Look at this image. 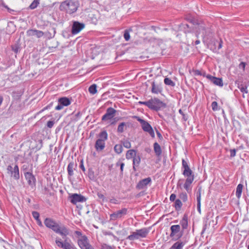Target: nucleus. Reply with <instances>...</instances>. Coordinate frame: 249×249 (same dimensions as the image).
Returning <instances> with one entry per match:
<instances>
[{"mask_svg":"<svg viewBox=\"0 0 249 249\" xmlns=\"http://www.w3.org/2000/svg\"><path fill=\"white\" fill-rule=\"evenodd\" d=\"M36 221H37V224L39 226H40V227H42L43 226L41 220H40V219H38V220H36Z\"/></svg>","mask_w":249,"mask_h":249,"instance_id":"55","label":"nucleus"},{"mask_svg":"<svg viewBox=\"0 0 249 249\" xmlns=\"http://www.w3.org/2000/svg\"><path fill=\"white\" fill-rule=\"evenodd\" d=\"M107 133L106 131H102L99 138L97 140L95 148L97 151H102L105 147V141L107 139Z\"/></svg>","mask_w":249,"mask_h":249,"instance_id":"7","label":"nucleus"},{"mask_svg":"<svg viewBox=\"0 0 249 249\" xmlns=\"http://www.w3.org/2000/svg\"><path fill=\"white\" fill-rule=\"evenodd\" d=\"M27 35L29 36H36L37 38H40L44 35V33L41 31L36 29H30L27 31Z\"/></svg>","mask_w":249,"mask_h":249,"instance_id":"20","label":"nucleus"},{"mask_svg":"<svg viewBox=\"0 0 249 249\" xmlns=\"http://www.w3.org/2000/svg\"><path fill=\"white\" fill-rule=\"evenodd\" d=\"M97 86L96 84L91 85L89 88V91L92 94H94L97 92Z\"/></svg>","mask_w":249,"mask_h":249,"instance_id":"35","label":"nucleus"},{"mask_svg":"<svg viewBox=\"0 0 249 249\" xmlns=\"http://www.w3.org/2000/svg\"><path fill=\"white\" fill-rule=\"evenodd\" d=\"M136 155V152L135 150L131 149L127 151L126 154V158L128 160L133 158Z\"/></svg>","mask_w":249,"mask_h":249,"instance_id":"28","label":"nucleus"},{"mask_svg":"<svg viewBox=\"0 0 249 249\" xmlns=\"http://www.w3.org/2000/svg\"><path fill=\"white\" fill-rule=\"evenodd\" d=\"M201 190L200 188L198 189L197 193H196V201L197 204H201Z\"/></svg>","mask_w":249,"mask_h":249,"instance_id":"38","label":"nucleus"},{"mask_svg":"<svg viewBox=\"0 0 249 249\" xmlns=\"http://www.w3.org/2000/svg\"><path fill=\"white\" fill-rule=\"evenodd\" d=\"M70 200L72 204H76L78 202H84L86 199L80 194H73L70 196Z\"/></svg>","mask_w":249,"mask_h":249,"instance_id":"15","label":"nucleus"},{"mask_svg":"<svg viewBox=\"0 0 249 249\" xmlns=\"http://www.w3.org/2000/svg\"><path fill=\"white\" fill-rule=\"evenodd\" d=\"M189 28V25L188 24H182L181 26V28H184V29H185V28Z\"/></svg>","mask_w":249,"mask_h":249,"instance_id":"56","label":"nucleus"},{"mask_svg":"<svg viewBox=\"0 0 249 249\" xmlns=\"http://www.w3.org/2000/svg\"><path fill=\"white\" fill-rule=\"evenodd\" d=\"M97 196L99 198L102 199L103 200H104L105 198V196L102 194L100 193H97Z\"/></svg>","mask_w":249,"mask_h":249,"instance_id":"51","label":"nucleus"},{"mask_svg":"<svg viewBox=\"0 0 249 249\" xmlns=\"http://www.w3.org/2000/svg\"><path fill=\"white\" fill-rule=\"evenodd\" d=\"M197 211L199 213H201V204H197Z\"/></svg>","mask_w":249,"mask_h":249,"instance_id":"53","label":"nucleus"},{"mask_svg":"<svg viewBox=\"0 0 249 249\" xmlns=\"http://www.w3.org/2000/svg\"><path fill=\"white\" fill-rule=\"evenodd\" d=\"M186 19L189 20L190 23H192L194 27H193L196 31V36L198 37L200 36L204 38L207 34V29L205 24L203 22H198L194 18H186Z\"/></svg>","mask_w":249,"mask_h":249,"instance_id":"3","label":"nucleus"},{"mask_svg":"<svg viewBox=\"0 0 249 249\" xmlns=\"http://www.w3.org/2000/svg\"><path fill=\"white\" fill-rule=\"evenodd\" d=\"M127 210L126 208H123L120 210L110 214V219L111 220H116L117 219L121 218L127 213Z\"/></svg>","mask_w":249,"mask_h":249,"instance_id":"13","label":"nucleus"},{"mask_svg":"<svg viewBox=\"0 0 249 249\" xmlns=\"http://www.w3.org/2000/svg\"><path fill=\"white\" fill-rule=\"evenodd\" d=\"M151 181L150 178H147L140 181L137 185V188L139 189H143L146 187L147 185Z\"/></svg>","mask_w":249,"mask_h":249,"instance_id":"19","label":"nucleus"},{"mask_svg":"<svg viewBox=\"0 0 249 249\" xmlns=\"http://www.w3.org/2000/svg\"><path fill=\"white\" fill-rule=\"evenodd\" d=\"M80 167H81V169H82L83 171H85V167H84V165H83V164H81V165H80Z\"/></svg>","mask_w":249,"mask_h":249,"instance_id":"58","label":"nucleus"},{"mask_svg":"<svg viewBox=\"0 0 249 249\" xmlns=\"http://www.w3.org/2000/svg\"><path fill=\"white\" fill-rule=\"evenodd\" d=\"M179 113L180 114H181L182 116H184V113H183V111H182V110H181V109H179Z\"/></svg>","mask_w":249,"mask_h":249,"instance_id":"61","label":"nucleus"},{"mask_svg":"<svg viewBox=\"0 0 249 249\" xmlns=\"http://www.w3.org/2000/svg\"><path fill=\"white\" fill-rule=\"evenodd\" d=\"M184 245L185 244L183 242L178 241L175 242L169 249H183Z\"/></svg>","mask_w":249,"mask_h":249,"instance_id":"22","label":"nucleus"},{"mask_svg":"<svg viewBox=\"0 0 249 249\" xmlns=\"http://www.w3.org/2000/svg\"><path fill=\"white\" fill-rule=\"evenodd\" d=\"M71 103V100L67 97H62L58 99V104L55 107V109L60 110L63 108L64 107L69 106Z\"/></svg>","mask_w":249,"mask_h":249,"instance_id":"12","label":"nucleus"},{"mask_svg":"<svg viewBox=\"0 0 249 249\" xmlns=\"http://www.w3.org/2000/svg\"><path fill=\"white\" fill-rule=\"evenodd\" d=\"M212 108L213 111H216L218 110V105L216 101H213L212 103Z\"/></svg>","mask_w":249,"mask_h":249,"instance_id":"43","label":"nucleus"},{"mask_svg":"<svg viewBox=\"0 0 249 249\" xmlns=\"http://www.w3.org/2000/svg\"><path fill=\"white\" fill-rule=\"evenodd\" d=\"M89 177L90 178H91L93 177V173H89Z\"/></svg>","mask_w":249,"mask_h":249,"instance_id":"60","label":"nucleus"},{"mask_svg":"<svg viewBox=\"0 0 249 249\" xmlns=\"http://www.w3.org/2000/svg\"><path fill=\"white\" fill-rule=\"evenodd\" d=\"M171 233L170 237L173 240L177 241L180 239L183 234V231L181 230L179 225H174L170 227Z\"/></svg>","mask_w":249,"mask_h":249,"instance_id":"8","label":"nucleus"},{"mask_svg":"<svg viewBox=\"0 0 249 249\" xmlns=\"http://www.w3.org/2000/svg\"><path fill=\"white\" fill-rule=\"evenodd\" d=\"M114 151L117 154H120L123 150V147L121 144H116L114 146Z\"/></svg>","mask_w":249,"mask_h":249,"instance_id":"37","label":"nucleus"},{"mask_svg":"<svg viewBox=\"0 0 249 249\" xmlns=\"http://www.w3.org/2000/svg\"><path fill=\"white\" fill-rule=\"evenodd\" d=\"M195 74L196 75H202V72L201 71H200L196 70L195 71Z\"/></svg>","mask_w":249,"mask_h":249,"instance_id":"54","label":"nucleus"},{"mask_svg":"<svg viewBox=\"0 0 249 249\" xmlns=\"http://www.w3.org/2000/svg\"><path fill=\"white\" fill-rule=\"evenodd\" d=\"M182 206V203L180 199H177L175 201L174 207L175 210L177 211H179L181 210Z\"/></svg>","mask_w":249,"mask_h":249,"instance_id":"30","label":"nucleus"},{"mask_svg":"<svg viewBox=\"0 0 249 249\" xmlns=\"http://www.w3.org/2000/svg\"><path fill=\"white\" fill-rule=\"evenodd\" d=\"M182 167L183 169L182 174L184 177H187V178H192L194 179L193 173L189 167L188 163L184 159L182 160Z\"/></svg>","mask_w":249,"mask_h":249,"instance_id":"10","label":"nucleus"},{"mask_svg":"<svg viewBox=\"0 0 249 249\" xmlns=\"http://www.w3.org/2000/svg\"><path fill=\"white\" fill-rule=\"evenodd\" d=\"M75 234L78 236L79 237L84 236L82 235V232L81 231H75Z\"/></svg>","mask_w":249,"mask_h":249,"instance_id":"52","label":"nucleus"},{"mask_svg":"<svg viewBox=\"0 0 249 249\" xmlns=\"http://www.w3.org/2000/svg\"><path fill=\"white\" fill-rule=\"evenodd\" d=\"M44 224L56 233L60 234L63 238L69 234V230L65 226H59L51 218H46L44 221Z\"/></svg>","mask_w":249,"mask_h":249,"instance_id":"1","label":"nucleus"},{"mask_svg":"<svg viewBox=\"0 0 249 249\" xmlns=\"http://www.w3.org/2000/svg\"><path fill=\"white\" fill-rule=\"evenodd\" d=\"M89 18H91V20L93 23L96 24V22L97 21V17L95 16V15L93 14H89Z\"/></svg>","mask_w":249,"mask_h":249,"instance_id":"39","label":"nucleus"},{"mask_svg":"<svg viewBox=\"0 0 249 249\" xmlns=\"http://www.w3.org/2000/svg\"><path fill=\"white\" fill-rule=\"evenodd\" d=\"M85 27V24L78 21H74L72 24L71 33L72 35H76L79 33Z\"/></svg>","mask_w":249,"mask_h":249,"instance_id":"16","label":"nucleus"},{"mask_svg":"<svg viewBox=\"0 0 249 249\" xmlns=\"http://www.w3.org/2000/svg\"><path fill=\"white\" fill-rule=\"evenodd\" d=\"M124 128H126V124L124 122H122L119 124L117 128V131L119 133H123Z\"/></svg>","mask_w":249,"mask_h":249,"instance_id":"32","label":"nucleus"},{"mask_svg":"<svg viewBox=\"0 0 249 249\" xmlns=\"http://www.w3.org/2000/svg\"><path fill=\"white\" fill-rule=\"evenodd\" d=\"M116 110L112 107L108 108L106 113L102 116V120L104 121L112 119L115 115Z\"/></svg>","mask_w":249,"mask_h":249,"instance_id":"14","label":"nucleus"},{"mask_svg":"<svg viewBox=\"0 0 249 249\" xmlns=\"http://www.w3.org/2000/svg\"><path fill=\"white\" fill-rule=\"evenodd\" d=\"M243 188V185L241 184H239L237 186L236 190V196L238 199L241 197Z\"/></svg>","mask_w":249,"mask_h":249,"instance_id":"29","label":"nucleus"},{"mask_svg":"<svg viewBox=\"0 0 249 249\" xmlns=\"http://www.w3.org/2000/svg\"><path fill=\"white\" fill-rule=\"evenodd\" d=\"M61 6L67 13L72 14L77 11L79 3L77 0H66L62 3Z\"/></svg>","mask_w":249,"mask_h":249,"instance_id":"4","label":"nucleus"},{"mask_svg":"<svg viewBox=\"0 0 249 249\" xmlns=\"http://www.w3.org/2000/svg\"><path fill=\"white\" fill-rule=\"evenodd\" d=\"M123 145L126 148H130L131 146L130 142L128 140L124 141L123 142Z\"/></svg>","mask_w":249,"mask_h":249,"instance_id":"42","label":"nucleus"},{"mask_svg":"<svg viewBox=\"0 0 249 249\" xmlns=\"http://www.w3.org/2000/svg\"><path fill=\"white\" fill-rule=\"evenodd\" d=\"M206 77L210 80L213 84L215 85L219 86V87H223V80L222 78H217L214 76H213L210 74H208L206 75Z\"/></svg>","mask_w":249,"mask_h":249,"instance_id":"18","label":"nucleus"},{"mask_svg":"<svg viewBox=\"0 0 249 249\" xmlns=\"http://www.w3.org/2000/svg\"><path fill=\"white\" fill-rule=\"evenodd\" d=\"M7 173L13 177L15 179L19 178V169L17 165H15L14 167L11 165H8L7 167Z\"/></svg>","mask_w":249,"mask_h":249,"instance_id":"11","label":"nucleus"},{"mask_svg":"<svg viewBox=\"0 0 249 249\" xmlns=\"http://www.w3.org/2000/svg\"><path fill=\"white\" fill-rule=\"evenodd\" d=\"M50 108V107L49 106L46 107H44L43 109V110H46V109H48V108Z\"/></svg>","mask_w":249,"mask_h":249,"instance_id":"64","label":"nucleus"},{"mask_svg":"<svg viewBox=\"0 0 249 249\" xmlns=\"http://www.w3.org/2000/svg\"><path fill=\"white\" fill-rule=\"evenodd\" d=\"M139 105H145L151 110L158 111L166 107V104L157 98H151L147 101H139Z\"/></svg>","mask_w":249,"mask_h":249,"instance_id":"2","label":"nucleus"},{"mask_svg":"<svg viewBox=\"0 0 249 249\" xmlns=\"http://www.w3.org/2000/svg\"><path fill=\"white\" fill-rule=\"evenodd\" d=\"M140 161H141V158L140 157V156L139 155H136L134 158H133V169L136 170L135 169V167L136 166H138L139 165V164L140 163Z\"/></svg>","mask_w":249,"mask_h":249,"instance_id":"27","label":"nucleus"},{"mask_svg":"<svg viewBox=\"0 0 249 249\" xmlns=\"http://www.w3.org/2000/svg\"><path fill=\"white\" fill-rule=\"evenodd\" d=\"M74 164L72 162H71L68 164V167H67V170L68 175L70 176H72L73 175V169H74Z\"/></svg>","mask_w":249,"mask_h":249,"instance_id":"31","label":"nucleus"},{"mask_svg":"<svg viewBox=\"0 0 249 249\" xmlns=\"http://www.w3.org/2000/svg\"><path fill=\"white\" fill-rule=\"evenodd\" d=\"M24 176L29 185L34 186L35 185L36 179L32 173L27 172L25 173Z\"/></svg>","mask_w":249,"mask_h":249,"instance_id":"17","label":"nucleus"},{"mask_svg":"<svg viewBox=\"0 0 249 249\" xmlns=\"http://www.w3.org/2000/svg\"><path fill=\"white\" fill-rule=\"evenodd\" d=\"M132 118L136 119L140 123L142 128L144 132H147L152 138H155V135L154 130L147 121L141 119L140 117L137 116H133Z\"/></svg>","mask_w":249,"mask_h":249,"instance_id":"6","label":"nucleus"},{"mask_svg":"<svg viewBox=\"0 0 249 249\" xmlns=\"http://www.w3.org/2000/svg\"><path fill=\"white\" fill-rule=\"evenodd\" d=\"M68 242L66 240H65L64 242L62 241L61 239L60 238H56L55 240V243L56 245L60 248H65V246H66V243H68Z\"/></svg>","mask_w":249,"mask_h":249,"instance_id":"25","label":"nucleus"},{"mask_svg":"<svg viewBox=\"0 0 249 249\" xmlns=\"http://www.w3.org/2000/svg\"><path fill=\"white\" fill-rule=\"evenodd\" d=\"M236 155V150L233 149H231L230 150V156L231 157H234Z\"/></svg>","mask_w":249,"mask_h":249,"instance_id":"50","label":"nucleus"},{"mask_svg":"<svg viewBox=\"0 0 249 249\" xmlns=\"http://www.w3.org/2000/svg\"><path fill=\"white\" fill-rule=\"evenodd\" d=\"M164 82L166 85L174 87L175 86V83L169 78H165L164 80Z\"/></svg>","mask_w":249,"mask_h":249,"instance_id":"36","label":"nucleus"},{"mask_svg":"<svg viewBox=\"0 0 249 249\" xmlns=\"http://www.w3.org/2000/svg\"><path fill=\"white\" fill-rule=\"evenodd\" d=\"M181 229L182 231L186 229L188 227V221L187 218L186 217H183L182 220L180 221Z\"/></svg>","mask_w":249,"mask_h":249,"instance_id":"26","label":"nucleus"},{"mask_svg":"<svg viewBox=\"0 0 249 249\" xmlns=\"http://www.w3.org/2000/svg\"><path fill=\"white\" fill-rule=\"evenodd\" d=\"M176 195L175 194H172L170 196V200L175 201L176 199Z\"/></svg>","mask_w":249,"mask_h":249,"instance_id":"49","label":"nucleus"},{"mask_svg":"<svg viewBox=\"0 0 249 249\" xmlns=\"http://www.w3.org/2000/svg\"><path fill=\"white\" fill-rule=\"evenodd\" d=\"M222 41H220L219 43V45H218V49H221L222 48Z\"/></svg>","mask_w":249,"mask_h":249,"instance_id":"57","label":"nucleus"},{"mask_svg":"<svg viewBox=\"0 0 249 249\" xmlns=\"http://www.w3.org/2000/svg\"><path fill=\"white\" fill-rule=\"evenodd\" d=\"M124 37L126 41H128L130 39V35L129 31L126 30L124 31Z\"/></svg>","mask_w":249,"mask_h":249,"instance_id":"40","label":"nucleus"},{"mask_svg":"<svg viewBox=\"0 0 249 249\" xmlns=\"http://www.w3.org/2000/svg\"><path fill=\"white\" fill-rule=\"evenodd\" d=\"M116 165L117 166H119V165L120 166L121 171V173H123V170H124V164L123 162H117L116 163Z\"/></svg>","mask_w":249,"mask_h":249,"instance_id":"48","label":"nucleus"},{"mask_svg":"<svg viewBox=\"0 0 249 249\" xmlns=\"http://www.w3.org/2000/svg\"><path fill=\"white\" fill-rule=\"evenodd\" d=\"M64 249H77L73 244H71L69 242L66 243V246Z\"/></svg>","mask_w":249,"mask_h":249,"instance_id":"41","label":"nucleus"},{"mask_svg":"<svg viewBox=\"0 0 249 249\" xmlns=\"http://www.w3.org/2000/svg\"><path fill=\"white\" fill-rule=\"evenodd\" d=\"M13 50L15 52H16V53H18V49L17 48H16V49L13 48Z\"/></svg>","mask_w":249,"mask_h":249,"instance_id":"63","label":"nucleus"},{"mask_svg":"<svg viewBox=\"0 0 249 249\" xmlns=\"http://www.w3.org/2000/svg\"><path fill=\"white\" fill-rule=\"evenodd\" d=\"M162 91V88L160 85L156 84L154 82L152 83L151 92L153 93L158 94Z\"/></svg>","mask_w":249,"mask_h":249,"instance_id":"21","label":"nucleus"},{"mask_svg":"<svg viewBox=\"0 0 249 249\" xmlns=\"http://www.w3.org/2000/svg\"><path fill=\"white\" fill-rule=\"evenodd\" d=\"M194 179H193V178H186L185 183L184 184V189L187 191V192H189L191 190L190 189V185L193 182Z\"/></svg>","mask_w":249,"mask_h":249,"instance_id":"23","label":"nucleus"},{"mask_svg":"<svg viewBox=\"0 0 249 249\" xmlns=\"http://www.w3.org/2000/svg\"><path fill=\"white\" fill-rule=\"evenodd\" d=\"M32 215L33 217L36 220L39 219V213L37 212L34 211L32 212Z\"/></svg>","mask_w":249,"mask_h":249,"instance_id":"45","label":"nucleus"},{"mask_svg":"<svg viewBox=\"0 0 249 249\" xmlns=\"http://www.w3.org/2000/svg\"><path fill=\"white\" fill-rule=\"evenodd\" d=\"M77 243L81 249H93L94 248L89 244L88 237L86 235L79 237Z\"/></svg>","mask_w":249,"mask_h":249,"instance_id":"9","label":"nucleus"},{"mask_svg":"<svg viewBox=\"0 0 249 249\" xmlns=\"http://www.w3.org/2000/svg\"><path fill=\"white\" fill-rule=\"evenodd\" d=\"M179 199L184 202H186L188 200V196L185 192L181 193L179 195Z\"/></svg>","mask_w":249,"mask_h":249,"instance_id":"33","label":"nucleus"},{"mask_svg":"<svg viewBox=\"0 0 249 249\" xmlns=\"http://www.w3.org/2000/svg\"><path fill=\"white\" fill-rule=\"evenodd\" d=\"M40 3V0H34L29 6V8L31 9H35L36 8Z\"/></svg>","mask_w":249,"mask_h":249,"instance_id":"34","label":"nucleus"},{"mask_svg":"<svg viewBox=\"0 0 249 249\" xmlns=\"http://www.w3.org/2000/svg\"><path fill=\"white\" fill-rule=\"evenodd\" d=\"M239 89H240V90L242 93H247L248 92V89H247V87H246V86L241 87L240 88H239Z\"/></svg>","mask_w":249,"mask_h":249,"instance_id":"46","label":"nucleus"},{"mask_svg":"<svg viewBox=\"0 0 249 249\" xmlns=\"http://www.w3.org/2000/svg\"><path fill=\"white\" fill-rule=\"evenodd\" d=\"M200 43V41L199 40H197L195 41V45H198Z\"/></svg>","mask_w":249,"mask_h":249,"instance_id":"62","label":"nucleus"},{"mask_svg":"<svg viewBox=\"0 0 249 249\" xmlns=\"http://www.w3.org/2000/svg\"><path fill=\"white\" fill-rule=\"evenodd\" d=\"M101 249H115L114 248L106 244H103L101 246Z\"/></svg>","mask_w":249,"mask_h":249,"instance_id":"44","label":"nucleus"},{"mask_svg":"<svg viewBox=\"0 0 249 249\" xmlns=\"http://www.w3.org/2000/svg\"><path fill=\"white\" fill-rule=\"evenodd\" d=\"M157 134L159 138L162 137L161 134L158 131H157Z\"/></svg>","mask_w":249,"mask_h":249,"instance_id":"59","label":"nucleus"},{"mask_svg":"<svg viewBox=\"0 0 249 249\" xmlns=\"http://www.w3.org/2000/svg\"><path fill=\"white\" fill-rule=\"evenodd\" d=\"M150 230V228H143L136 230L135 231L132 232L127 238L129 240H135L145 238L149 233Z\"/></svg>","mask_w":249,"mask_h":249,"instance_id":"5","label":"nucleus"},{"mask_svg":"<svg viewBox=\"0 0 249 249\" xmlns=\"http://www.w3.org/2000/svg\"><path fill=\"white\" fill-rule=\"evenodd\" d=\"M54 124V121H49L47 122V126L49 128H52Z\"/></svg>","mask_w":249,"mask_h":249,"instance_id":"47","label":"nucleus"},{"mask_svg":"<svg viewBox=\"0 0 249 249\" xmlns=\"http://www.w3.org/2000/svg\"><path fill=\"white\" fill-rule=\"evenodd\" d=\"M154 150L157 156L159 157L161 154V147L157 142L154 143Z\"/></svg>","mask_w":249,"mask_h":249,"instance_id":"24","label":"nucleus"}]
</instances>
